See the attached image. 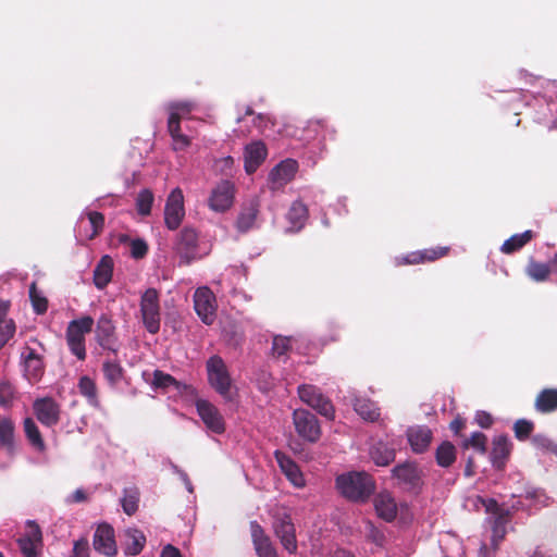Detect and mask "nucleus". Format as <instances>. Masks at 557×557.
Here are the masks:
<instances>
[{"label":"nucleus","instance_id":"f257e3e1","mask_svg":"<svg viewBox=\"0 0 557 557\" xmlns=\"http://www.w3.org/2000/svg\"><path fill=\"white\" fill-rule=\"evenodd\" d=\"M335 483L341 495L352 502H366L375 491L374 480L366 472L343 473Z\"/></svg>","mask_w":557,"mask_h":557},{"label":"nucleus","instance_id":"f03ea898","mask_svg":"<svg viewBox=\"0 0 557 557\" xmlns=\"http://www.w3.org/2000/svg\"><path fill=\"white\" fill-rule=\"evenodd\" d=\"M94 319L90 315H84L72 320L66 327L65 338L70 351L78 359H86L85 335L90 333L94 326Z\"/></svg>","mask_w":557,"mask_h":557},{"label":"nucleus","instance_id":"7ed1b4c3","mask_svg":"<svg viewBox=\"0 0 557 557\" xmlns=\"http://www.w3.org/2000/svg\"><path fill=\"white\" fill-rule=\"evenodd\" d=\"M206 367L210 385L225 400H232V379L224 360L214 355L208 359Z\"/></svg>","mask_w":557,"mask_h":557},{"label":"nucleus","instance_id":"20e7f679","mask_svg":"<svg viewBox=\"0 0 557 557\" xmlns=\"http://www.w3.org/2000/svg\"><path fill=\"white\" fill-rule=\"evenodd\" d=\"M140 313L143 323L150 334H157L160 330V300L156 288H148L140 298Z\"/></svg>","mask_w":557,"mask_h":557},{"label":"nucleus","instance_id":"39448f33","mask_svg":"<svg viewBox=\"0 0 557 557\" xmlns=\"http://www.w3.org/2000/svg\"><path fill=\"white\" fill-rule=\"evenodd\" d=\"M298 396L321 416L333 420L335 410L332 401L314 385L304 384L298 387Z\"/></svg>","mask_w":557,"mask_h":557},{"label":"nucleus","instance_id":"423d86ee","mask_svg":"<svg viewBox=\"0 0 557 557\" xmlns=\"http://www.w3.org/2000/svg\"><path fill=\"white\" fill-rule=\"evenodd\" d=\"M293 423L296 433L309 443H317L321 437V426L318 418L306 409H296L293 412Z\"/></svg>","mask_w":557,"mask_h":557},{"label":"nucleus","instance_id":"0eeeda50","mask_svg":"<svg viewBox=\"0 0 557 557\" xmlns=\"http://www.w3.org/2000/svg\"><path fill=\"white\" fill-rule=\"evenodd\" d=\"M234 199V183L228 180H223L211 190L208 206L212 211L223 213L232 208Z\"/></svg>","mask_w":557,"mask_h":557},{"label":"nucleus","instance_id":"6e6552de","mask_svg":"<svg viewBox=\"0 0 557 557\" xmlns=\"http://www.w3.org/2000/svg\"><path fill=\"white\" fill-rule=\"evenodd\" d=\"M184 216L185 208L183 191L180 188H175L169 195L164 207L165 226L171 231L177 230Z\"/></svg>","mask_w":557,"mask_h":557},{"label":"nucleus","instance_id":"1a4fd4ad","mask_svg":"<svg viewBox=\"0 0 557 557\" xmlns=\"http://www.w3.org/2000/svg\"><path fill=\"white\" fill-rule=\"evenodd\" d=\"M198 238L197 230L191 226H184L177 234L174 249L186 264L190 263L196 256Z\"/></svg>","mask_w":557,"mask_h":557},{"label":"nucleus","instance_id":"9d476101","mask_svg":"<svg viewBox=\"0 0 557 557\" xmlns=\"http://www.w3.org/2000/svg\"><path fill=\"white\" fill-rule=\"evenodd\" d=\"M273 529L283 547L290 554L295 553L297 550V540L290 515L284 512L275 516Z\"/></svg>","mask_w":557,"mask_h":557},{"label":"nucleus","instance_id":"9b49d317","mask_svg":"<svg viewBox=\"0 0 557 557\" xmlns=\"http://www.w3.org/2000/svg\"><path fill=\"white\" fill-rule=\"evenodd\" d=\"M95 338L101 348L117 351L116 327L110 315H100L96 324Z\"/></svg>","mask_w":557,"mask_h":557},{"label":"nucleus","instance_id":"f8f14e48","mask_svg":"<svg viewBox=\"0 0 557 557\" xmlns=\"http://www.w3.org/2000/svg\"><path fill=\"white\" fill-rule=\"evenodd\" d=\"M215 297L208 287H200L194 294V308L201 321L210 325L215 319Z\"/></svg>","mask_w":557,"mask_h":557},{"label":"nucleus","instance_id":"ddd939ff","mask_svg":"<svg viewBox=\"0 0 557 557\" xmlns=\"http://www.w3.org/2000/svg\"><path fill=\"white\" fill-rule=\"evenodd\" d=\"M17 544L24 557H37L42 547L40 527L35 521L28 520L26 532L17 540Z\"/></svg>","mask_w":557,"mask_h":557},{"label":"nucleus","instance_id":"4468645a","mask_svg":"<svg viewBox=\"0 0 557 557\" xmlns=\"http://www.w3.org/2000/svg\"><path fill=\"white\" fill-rule=\"evenodd\" d=\"M33 409L38 421L46 426H54L60 421V406L51 397L36 399Z\"/></svg>","mask_w":557,"mask_h":557},{"label":"nucleus","instance_id":"2eb2a0df","mask_svg":"<svg viewBox=\"0 0 557 557\" xmlns=\"http://www.w3.org/2000/svg\"><path fill=\"white\" fill-rule=\"evenodd\" d=\"M92 546L98 553L108 557H113L117 554V547L115 543L114 529L108 523H101L97 527Z\"/></svg>","mask_w":557,"mask_h":557},{"label":"nucleus","instance_id":"dca6fc26","mask_svg":"<svg viewBox=\"0 0 557 557\" xmlns=\"http://www.w3.org/2000/svg\"><path fill=\"white\" fill-rule=\"evenodd\" d=\"M197 412L206 426L216 434L225 431V423L219 409L208 400L198 399L196 401Z\"/></svg>","mask_w":557,"mask_h":557},{"label":"nucleus","instance_id":"f3484780","mask_svg":"<svg viewBox=\"0 0 557 557\" xmlns=\"http://www.w3.org/2000/svg\"><path fill=\"white\" fill-rule=\"evenodd\" d=\"M298 170V163L297 161L293 159H286L281 161L277 165H275L270 174H269V181L271 184V189L275 190L283 186H285L287 183H289L296 172Z\"/></svg>","mask_w":557,"mask_h":557},{"label":"nucleus","instance_id":"a211bd4d","mask_svg":"<svg viewBox=\"0 0 557 557\" xmlns=\"http://www.w3.org/2000/svg\"><path fill=\"white\" fill-rule=\"evenodd\" d=\"M259 208L260 203L257 198H252L242 206L235 222V227L239 233H247L256 226Z\"/></svg>","mask_w":557,"mask_h":557},{"label":"nucleus","instance_id":"6ab92c4d","mask_svg":"<svg viewBox=\"0 0 557 557\" xmlns=\"http://www.w3.org/2000/svg\"><path fill=\"white\" fill-rule=\"evenodd\" d=\"M252 543L258 557H277L276 549L263 528L257 522H250Z\"/></svg>","mask_w":557,"mask_h":557},{"label":"nucleus","instance_id":"aec40b11","mask_svg":"<svg viewBox=\"0 0 557 557\" xmlns=\"http://www.w3.org/2000/svg\"><path fill=\"white\" fill-rule=\"evenodd\" d=\"M25 376L28 381L37 382L45 372L42 357L30 347H25L22 352Z\"/></svg>","mask_w":557,"mask_h":557},{"label":"nucleus","instance_id":"412c9836","mask_svg":"<svg viewBox=\"0 0 557 557\" xmlns=\"http://www.w3.org/2000/svg\"><path fill=\"white\" fill-rule=\"evenodd\" d=\"M274 457L280 469L294 486H305L304 475L298 465L290 457L281 450H275Z\"/></svg>","mask_w":557,"mask_h":557},{"label":"nucleus","instance_id":"4be33fe9","mask_svg":"<svg viewBox=\"0 0 557 557\" xmlns=\"http://www.w3.org/2000/svg\"><path fill=\"white\" fill-rule=\"evenodd\" d=\"M512 444L506 435L494 437L493 447L490 454L492 466L496 470H504L510 456Z\"/></svg>","mask_w":557,"mask_h":557},{"label":"nucleus","instance_id":"5701e85b","mask_svg":"<svg viewBox=\"0 0 557 557\" xmlns=\"http://www.w3.org/2000/svg\"><path fill=\"white\" fill-rule=\"evenodd\" d=\"M268 150L262 141H253L245 148V171L252 174L265 160Z\"/></svg>","mask_w":557,"mask_h":557},{"label":"nucleus","instance_id":"b1692460","mask_svg":"<svg viewBox=\"0 0 557 557\" xmlns=\"http://www.w3.org/2000/svg\"><path fill=\"white\" fill-rule=\"evenodd\" d=\"M113 260L110 256H102L94 270V284L98 289H103L112 280Z\"/></svg>","mask_w":557,"mask_h":557},{"label":"nucleus","instance_id":"393cba45","mask_svg":"<svg viewBox=\"0 0 557 557\" xmlns=\"http://www.w3.org/2000/svg\"><path fill=\"white\" fill-rule=\"evenodd\" d=\"M408 441L414 453H424L432 441V431L428 426L410 429L408 431Z\"/></svg>","mask_w":557,"mask_h":557},{"label":"nucleus","instance_id":"a878e982","mask_svg":"<svg viewBox=\"0 0 557 557\" xmlns=\"http://www.w3.org/2000/svg\"><path fill=\"white\" fill-rule=\"evenodd\" d=\"M0 447L9 455L15 453V425L12 419L0 416Z\"/></svg>","mask_w":557,"mask_h":557},{"label":"nucleus","instance_id":"bb28decb","mask_svg":"<svg viewBox=\"0 0 557 557\" xmlns=\"http://www.w3.org/2000/svg\"><path fill=\"white\" fill-rule=\"evenodd\" d=\"M146 544L145 534L138 529H127L125 531V542L123 550L126 556H137L141 553Z\"/></svg>","mask_w":557,"mask_h":557},{"label":"nucleus","instance_id":"cd10ccee","mask_svg":"<svg viewBox=\"0 0 557 557\" xmlns=\"http://www.w3.org/2000/svg\"><path fill=\"white\" fill-rule=\"evenodd\" d=\"M393 475L397 478L401 483L416 487L419 485L421 475L420 471L414 463L405 462L396 466L393 469Z\"/></svg>","mask_w":557,"mask_h":557},{"label":"nucleus","instance_id":"c85d7f7f","mask_svg":"<svg viewBox=\"0 0 557 557\" xmlns=\"http://www.w3.org/2000/svg\"><path fill=\"white\" fill-rule=\"evenodd\" d=\"M534 408L544 414L557 410V388L542 389L535 398Z\"/></svg>","mask_w":557,"mask_h":557},{"label":"nucleus","instance_id":"c756f323","mask_svg":"<svg viewBox=\"0 0 557 557\" xmlns=\"http://www.w3.org/2000/svg\"><path fill=\"white\" fill-rule=\"evenodd\" d=\"M355 411L363 419L370 422L379 420L381 412L374 401L364 397H356L354 400Z\"/></svg>","mask_w":557,"mask_h":557},{"label":"nucleus","instance_id":"7c9ffc66","mask_svg":"<svg viewBox=\"0 0 557 557\" xmlns=\"http://www.w3.org/2000/svg\"><path fill=\"white\" fill-rule=\"evenodd\" d=\"M168 131L173 140L174 150H184L190 146V138L181 131V121L176 115H170L168 120Z\"/></svg>","mask_w":557,"mask_h":557},{"label":"nucleus","instance_id":"2f4dec72","mask_svg":"<svg viewBox=\"0 0 557 557\" xmlns=\"http://www.w3.org/2000/svg\"><path fill=\"white\" fill-rule=\"evenodd\" d=\"M375 510L380 518L387 522L393 521L397 516V506L388 494H380L375 498Z\"/></svg>","mask_w":557,"mask_h":557},{"label":"nucleus","instance_id":"473e14b6","mask_svg":"<svg viewBox=\"0 0 557 557\" xmlns=\"http://www.w3.org/2000/svg\"><path fill=\"white\" fill-rule=\"evenodd\" d=\"M79 394L86 398L87 403L94 407H100V400L98 397V388L96 382L89 377L88 375H83L79 377L78 384Z\"/></svg>","mask_w":557,"mask_h":557},{"label":"nucleus","instance_id":"72a5a7b5","mask_svg":"<svg viewBox=\"0 0 557 557\" xmlns=\"http://www.w3.org/2000/svg\"><path fill=\"white\" fill-rule=\"evenodd\" d=\"M370 456L376 466H388L395 459V449L383 442L375 443L370 449Z\"/></svg>","mask_w":557,"mask_h":557},{"label":"nucleus","instance_id":"f704fd0d","mask_svg":"<svg viewBox=\"0 0 557 557\" xmlns=\"http://www.w3.org/2000/svg\"><path fill=\"white\" fill-rule=\"evenodd\" d=\"M23 428L29 444L38 451H44L46 449V444L35 421L32 418H25L23 421Z\"/></svg>","mask_w":557,"mask_h":557},{"label":"nucleus","instance_id":"c9c22d12","mask_svg":"<svg viewBox=\"0 0 557 557\" xmlns=\"http://www.w3.org/2000/svg\"><path fill=\"white\" fill-rule=\"evenodd\" d=\"M457 458L455 445L448 441L443 442L435 450L436 463L442 468H449Z\"/></svg>","mask_w":557,"mask_h":557},{"label":"nucleus","instance_id":"e433bc0d","mask_svg":"<svg viewBox=\"0 0 557 557\" xmlns=\"http://www.w3.org/2000/svg\"><path fill=\"white\" fill-rule=\"evenodd\" d=\"M533 237L534 233L530 230L521 234H515L504 242V244L500 247V250L506 255L513 253L520 250L522 247H524Z\"/></svg>","mask_w":557,"mask_h":557},{"label":"nucleus","instance_id":"4c0bfd02","mask_svg":"<svg viewBox=\"0 0 557 557\" xmlns=\"http://www.w3.org/2000/svg\"><path fill=\"white\" fill-rule=\"evenodd\" d=\"M102 372L106 381L112 387H115L124 377V369L116 360H106L102 364Z\"/></svg>","mask_w":557,"mask_h":557},{"label":"nucleus","instance_id":"58836bf2","mask_svg":"<svg viewBox=\"0 0 557 557\" xmlns=\"http://www.w3.org/2000/svg\"><path fill=\"white\" fill-rule=\"evenodd\" d=\"M308 218V209L301 201H295L287 212V220L294 228L300 230Z\"/></svg>","mask_w":557,"mask_h":557},{"label":"nucleus","instance_id":"ea45409f","mask_svg":"<svg viewBox=\"0 0 557 557\" xmlns=\"http://www.w3.org/2000/svg\"><path fill=\"white\" fill-rule=\"evenodd\" d=\"M525 272L532 280L536 282H544L549 277L552 269L547 263L537 262L531 259L528 263Z\"/></svg>","mask_w":557,"mask_h":557},{"label":"nucleus","instance_id":"a19ab883","mask_svg":"<svg viewBox=\"0 0 557 557\" xmlns=\"http://www.w3.org/2000/svg\"><path fill=\"white\" fill-rule=\"evenodd\" d=\"M139 491L136 487L125 488L121 500L123 511L127 516H133L138 510Z\"/></svg>","mask_w":557,"mask_h":557},{"label":"nucleus","instance_id":"79ce46f5","mask_svg":"<svg viewBox=\"0 0 557 557\" xmlns=\"http://www.w3.org/2000/svg\"><path fill=\"white\" fill-rule=\"evenodd\" d=\"M29 299L34 311L37 314H44L48 310V299L37 290L36 283H32L29 286Z\"/></svg>","mask_w":557,"mask_h":557},{"label":"nucleus","instance_id":"37998d69","mask_svg":"<svg viewBox=\"0 0 557 557\" xmlns=\"http://www.w3.org/2000/svg\"><path fill=\"white\" fill-rule=\"evenodd\" d=\"M197 108L196 102L190 100L175 101L170 104V115H176L177 120H182Z\"/></svg>","mask_w":557,"mask_h":557},{"label":"nucleus","instance_id":"c03bdc74","mask_svg":"<svg viewBox=\"0 0 557 557\" xmlns=\"http://www.w3.org/2000/svg\"><path fill=\"white\" fill-rule=\"evenodd\" d=\"M153 194L149 189H143L136 199V209L143 216L149 215L153 203Z\"/></svg>","mask_w":557,"mask_h":557},{"label":"nucleus","instance_id":"a18cd8bd","mask_svg":"<svg viewBox=\"0 0 557 557\" xmlns=\"http://www.w3.org/2000/svg\"><path fill=\"white\" fill-rule=\"evenodd\" d=\"M534 430V423L527 419H519L513 424V433L518 441H527Z\"/></svg>","mask_w":557,"mask_h":557},{"label":"nucleus","instance_id":"49530a36","mask_svg":"<svg viewBox=\"0 0 557 557\" xmlns=\"http://www.w3.org/2000/svg\"><path fill=\"white\" fill-rule=\"evenodd\" d=\"M486 444L487 436L482 432H474L469 438L465 440V442L462 443V447L465 449L472 447L476 449L479 453L485 454L487 449Z\"/></svg>","mask_w":557,"mask_h":557},{"label":"nucleus","instance_id":"de8ad7c7","mask_svg":"<svg viewBox=\"0 0 557 557\" xmlns=\"http://www.w3.org/2000/svg\"><path fill=\"white\" fill-rule=\"evenodd\" d=\"M15 398V388L8 381H0V406L10 408Z\"/></svg>","mask_w":557,"mask_h":557},{"label":"nucleus","instance_id":"09e8293b","mask_svg":"<svg viewBox=\"0 0 557 557\" xmlns=\"http://www.w3.org/2000/svg\"><path fill=\"white\" fill-rule=\"evenodd\" d=\"M290 349V339L285 336L277 335L273 338L272 355L274 357H282Z\"/></svg>","mask_w":557,"mask_h":557},{"label":"nucleus","instance_id":"8fccbe9b","mask_svg":"<svg viewBox=\"0 0 557 557\" xmlns=\"http://www.w3.org/2000/svg\"><path fill=\"white\" fill-rule=\"evenodd\" d=\"M423 259V263L433 262L443 257H445L449 252V247H435L420 250Z\"/></svg>","mask_w":557,"mask_h":557},{"label":"nucleus","instance_id":"3c124183","mask_svg":"<svg viewBox=\"0 0 557 557\" xmlns=\"http://www.w3.org/2000/svg\"><path fill=\"white\" fill-rule=\"evenodd\" d=\"M88 220L92 227L90 238L98 236L104 227V215L98 211H90L87 213Z\"/></svg>","mask_w":557,"mask_h":557},{"label":"nucleus","instance_id":"603ef678","mask_svg":"<svg viewBox=\"0 0 557 557\" xmlns=\"http://www.w3.org/2000/svg\"><path fill=\"white\" fill-rule=\"evenodd\" d=\"M176 380L172 375L164 373L161 370H154L152 381L154 387L165 388L171 385H176Z\"/></svg>","mask_w":557,"mask_h":557},{"label":"nucleus","instance_id":"864d4df0","mask_svg":"<svg viewBox=\"0 0 557 557\" xmlns=\"http://www.w3.org/2000/svg\"><path fill=\"white\" fill-rule=\"evenodd\" d=\"M15 333V323L9 320L5 324L0 323V349L13 337Z\"/></svg>","mask_w":557,"mask_h":557},{"label":"nucleus","instance_id":"5fc2aeb1","mask_svg":"<svg viewBox=\"0 0 557 557\" xmlns=\"http://www.w3.org/2000/svg\"><path fill=\"white\" fill-rule=\"evenodd\" d=\"M396 265H407V264H420L423 263V259L421 256V251H411L405 256L396 257L395 259Z\"/></svg>","mask_w":557,"mask_h":557},{"label":"nucleus","instance_id":"6e6d98bb","mask_svg":"<svg viewBox=\"0 0 557 557\" xmlns=\"http://www.w3.org/2000/svg\"><path fill=\"white\" fill-rule=\"evenodd\" d=\"M148 252V245L143 239H134L131 243V255L135 259L144 258Z\"/></svg>","mask_w":557,"mask_h":557},{"label":"nucleus","instance_id":"4d7b16f0","mask_svg":"<svg viewBox=\"0 0 557 557\" xmlns=\"http://www.w3.org/2000/svg\"><path fill=\"white\" fill-rule=\"evenodd\" d=\"M71 557H89V544L86 537L74 542Z\"/></svg>","mask_w":557,"mask_h":557},{"label":"nucleus","instance_id":"13d9d810","mask_svg":"<svg viewBox=\"0 0 557 557\" xmlns=\"http://www.w3.org/2000/svg\"><path fill=\"white\" fill-rule=\"evenodd\" d=\"M532 444L535 448L545 453H549L554 442L544 434H536L532 438Z\"/></svg>","mask_w":557,"mask_h":557},{"label":"nucleus","instance_id":"bf43d9fd","mask_svg":"<svg viewBox=\"0 0 557 557\" xmlns=\"http://www.w3.org/2000/svg\"><path fill=\"white\" fill-rule=\"evenodd\" d=\"M474 420L483 429H490L493 424V417L491 413L483 410L475 413Z\"/></svg>","mask_w":557,"mask_h":557},{"label":"nucleus","instance_id":"052dcab7","mask_svg":"<svg viewBox=\"0 0 557 557\" xmlns=\"http://www.w3.org/2000/svg\"><path fill=\"white\" fill-rule=\"evenodd\" d=\"M483 505L487 512L493 513L495 517H499V515H504V509L499 506L496 499L488 498L483 500Z\"/></svg>","mask_w":557,"mask_h":557},{"label":"nucleus","instance_id":"680f3d73","mask_svg":"<svg viewBox=\"0 0 557 557\" xmlns=\"http://www.w3.org/2000/svg\"><path fill=\"white\" fill-rule=\"evenodd\" d=\"M505 519L504 515H499V517H495L493 521V533L494 536H499L500 539L505 534Z\"/></svg>","mask_w":557,"mask_h":557},{"label":"nucleus","instance_id":"e2e57ef3","mask_svg":"<svg viewBox=\"0 0 557 557\" xmlns=\"http://www.w3.org/2000/svg\"><path fill=\"white\" fill-rule=\"evenodd\" d=\"M466 428V420L460 416H457L449 424L450 431L455 435H461V431Z\"/></svg>","mask_w":557,"mask_h":557},{"label":"nucleus","instance_id":"0e129e2a","mask_svg":"<svg viewBox=\"0 0 557 557\" xmlns=\"http://www.w3.org/2000/svg\"><path fill=\"white\" fill-rule=\"evenodd\" d=\"M160 557H183V555L177 547L168 544L162 548Z\"/></svg>","mask_w":557,"mask_h":557},{"label":"nucleus","instance_id":"69168bd1","mask_svg":"<svg viewBox=\"0 0 557 557\" xmlns=\"http://www.w3.org/2000/svg\"><path fill=\"white\" fill-rule=\"evenodd\" d=\"M87 500V494L84 490L77 488L70 498L71 503H83Z\"/></svg>","mask_w":557,"mask_h":557},{"label":"nucleus","instance_id":"338daca9","mask_svg":"<svg viewBox=\"0 0 557 557\" xmlns=\"http://www.w3.org/2000/svg\"><path fill=\"white\" fill-rule=\"evenodd\" d=\"M475 474V462L473 457H469L465 467V475L471 478Z\"/></svg>","mask_w":557,"mask_h":557},{"label":"nucleus","instance_id":"774afa93","mask_svg":"<svg viewBox=\"0 0 557 557\" xmlns=\"http://www.w3.org/2000/svg\"><path fill=\"white\" fill-rule=\"evenodd\" d=\"M10 304L8 301L0 300V323L5 324L10 319L7 318Z\"/></svg>","mask_w":557,"mask_h":557}]
</instances>
